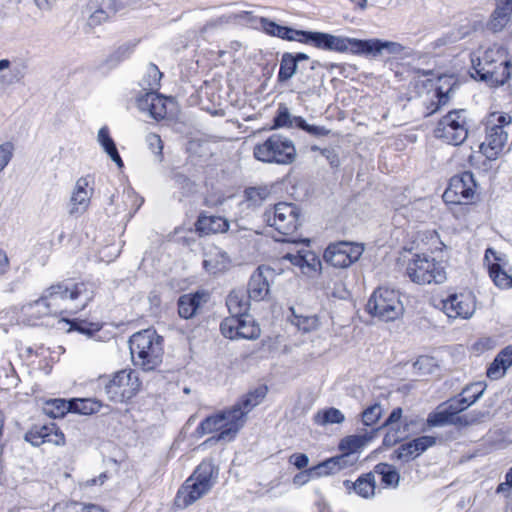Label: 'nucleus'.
I'll return each mask as SVG.
<instances>
[{
	"instance_id": "f257e3e1",
	"label": "nucleus",
	"mask_w": 512,
	"mask_h": 512,
	"mask_svg": "<svg viewBox=\"0 0 512 512\" xmlns=\"http://www.w3.org/2000/svg\"><path fill=\"white\" fill-rule=\"evenodd\" d=\"M308 44H312L319 49L337 52L350 51L353 54L370 55L373 57L380 56L383 53L397 55L404 50V46L398 42L381 39L360 40L314 31H310Z\"/></svg>"
},
{
	"instance_id": "f03ea898",
	"label": "nucleus",
	"mask_w": 512,
	"mask_h": 512,
	"mask_svg": "<svg viewBox=\"0 0 512 512\" xmlns=\"http://www.w3.org/2000/svg\"><path fill=\"white\" fill-rule=\"evenodd\" d=\"M472 63L471 76L491 87L503 85L510 77V61L506 50L501 46L494 45L488 48L477 62L472 60Z\"/></svg>"
},
{
	"instance_id": "7ed1b4c3",
	"label": "nucleus",
	"mask_w": 512,
	"mask_h": 512,
	"mask_svg": "<svg viewBox=\"0 0 512 512\" xmlns=\"http://www.w3.org/2000/svg\"><path fill=\"white\" fill-rule=\"evenodd\" d=\"M45 292L50 298L48 306L57 309L59 314L82 310L93 298V291L85 283L70 281L51 285Z\"/></svg>"
},
{
	"instance_id": "20e7f679",
	"label": "nucleus",
	"mask_w": 512,
	"mask_h": 512,
	"mask_svg": "<svg viewBox=\"0 0 512 512\" xmlns=\"http://www.w3.org/2000/svg\"><path fill=\"white\" fill-rule=\"evenodd\" d=\"M218 474V467L211 461H203L179 488L175 506L184 509L203 497L216 482Z\"/></svg>"
},
{
	"instance_id": "39448f33",
	"label": "nucleus",
	"mask_w": 512,
	"mask_h": 512,
	"mask_svg": "<svg viewBox=\"0 0 512 512\" xmlns=\"http://www.w3.org/2000/svg\"><path fill=\"white\" fill-rule=\"evenodd\" d=\"M163 339L153 329L134 333L129 339V349L135 365L145 371L155 369L163 356Z\"/></svg>"
},
{
	"instance_id": "423d86ee",
	"label": "nucleus",
	"mask_w": 512,
	"mask_h": 512,
	"mask_svg": "<svg viewBox=\"0 0 512 512\" xmlns=\"http://www.w3.org/2000/svg\"><path fill=\"white\" fill-rule=\"evenodd\" d=\"M253 155L263 163L288 165L295 161L297 153L291 139L281 134H272L254 146Z\"/></svg>"
},
{
	"instance_id": "0eeeda50",
	"label": "nucleus",
	"mask_w": 512,
	"mask_h": 512,
	"mask_svg": "<svg viewBox=\"0 0 512 512\" xmlns=\"http://www.w3.org/2000/svg\"><path fill=\"white\" fill-rule=\"evenodd\" d=\"M101 383L109 400L123 403L132 399L140 389V381L131 369H123L111 376H101Z\"/></svg>"
},
{
	"instance_id": "6e6552de",
	"label": "nucleus",
	"mask_w": 512,
	"mask_h": 512,
	"mask_svg": "<svg viewBox=\"0 0 512 512\" xmlns=\"http://www.w3.org/2000/svg\"><path fill=\"white\" fill-rule=\"evenodd\" d=\"M366 307L369 314L385 322L394 321L403 313L398 292L387 287L377 288Z\"/></svg>"
},
{
	"instance_id": "1a4fd4ad",
	"label": "nucleus",
	"mask_w": 512,
	"mask_h": 512,
	"mask_svg": "<svg viewBox=\"0 0 512 512\" xmlns=\"http://www.w3.org/2000/svg\"><path fill=\"white\" fill-rule=\"evenodd\" d=\"M406 274L414 283L425 284H441L446 280V272L443 265L434 258L426 255L416 254L408 262Z\"/></svg>"
},
{
	"instance_id": "9d476101",
	"label": "nucleus",
	"mask_w": 512,
	"mask_h": 512,
	"mask_svg": "<svg viewBox=\"0 0 512 512\" xmlns=\"http://www.w3.org/2000/svg\"><path fill=\"white\" fill-rule=\"evenodd\" d=\"M264 219L280 234L291 235L300 226V208L293 203L280 202L265 211Z\"/></svg>"
},
{
	"instance_id": "9b49d317",
	"label": "nucleus",
	"mask_w": 512,
	"mask_h": 512,
	"mask_svg": "<svg viewBox=\"0 0 512 512\" xmlns=\"http://www.w3.org/2000/svg\"><path fill=\"white\" fill-rule=\"evenodd\" d=\"M465 111H450L443 116L435 130L434 135L436 138L442 139L451 145H460L468 136V128L465 117Z\"/></svg>"
},
{
	"instance_id": "f8f14e48",
	"label": "nucleus",
	"mask_w": 512,
	"mask_h": 512,
	"mask_svg": "<svg viewBox=\"0 0 512 512\" xmlns=\"http://www.w3.org/2000/svg\"><path fill=\"white\" fill-rule=\"evenodd\" d=\"M363 251L364 247L361 244L340 241L328 245L323 258L331 266L344 269L358 261Z\"/></svg>"
},
{
	"instance_id": "ddd939ff",
	"label": "nucleus",
	"mask_w": 512,
	"mask_h": 512,
	"mask_svg": "<svg viewBox=\"0 0 512 512\" xmlns=\"http://www.w3.org/2000/svg\"><path fill=\"white\" fill-rule=\"evenodd\" d=\"M476 182L470 171L451 178L448 188L443 194L445 202L453 204L469 203L475 194Z\"/></svg>"
},
{
	"instance_id": "4468645a",
	"label": "nucleus",
	"mask_w": 512,
	"mask_h": 512,
	"mask_svg": "<svg viewBox=\"0 0 512 512\" xmlns=\"http://www.w3.org/2000/svg\"><path fill=\"white\" fill-rule=\"evenodd\" d=\"M507 139L508 134L502 125H487L486 139L479 145V155L471 154L468 158L471 166H476V160L481 156H485L488 161L496 159Z\"/></svg>"
},
{
	"instance_id": "2eb2a0df",
	"label": "nucleus",
	"mask_w": 512,
	"mask_h": 512,
	"mask_svg": "<svg viewBox=\"0 0 512 512\" xmlns=\"http://www.w3.org/2000/svg\"><path fill=\"white\" fill-rule=\"evenodd\" d=\"M261 330L251 315L241 318H226V338L254 340L260 336Z\"/></svg>"
},
{
	"instance_id": "dca6fc26",
	"label": "nucleus",
	"mask_w": 512,
	"mask_h": 512,
	"mask_svg": "<svg viewBox=\"0 0 512 512\" xmlns=\"http://www.w3.org/2000/svg\"><path fill=\"white\" fill-rule=\"evenodd\" d=\"M276 274L269 266L261 265L251 275L248 283V297L254 301L264 300L269 294L270 284Z\"/></svg>"
},
{
	"instance_id": "f3484780",
	"label": "nucleus",
	"mask_w": 512,
	"mask_h": 512,
	"mask_svg": "<svg viewBox=\"0 0 512 512\" xmlns=\"http://www.w3.org/2000/svg\"><path fill=\"white\" fill-rule=\"evenodd\" d=\"M442 309L449 318L461 317L463 319L470 318L475 307L470 295L452 294L442 301Z\"/></svg>"
},
{
	"instance_id": "a211bd4d",
	"label": "nucleus",
	"mask_w": 512,
	"mask_h": 512,
	"mask_svg": "<svg viewBox=\"0 0 512 512\" xmlns=\"http://www.w3.org/2000/svg\"><path fill=\"white\" fill-rule=\"evenodd\" d=\"M25 440L33 446H40L43 443L63 445L64 434L58 430L55 424L35 425L25 434Z\"/></svg>"
},
{
	"instance_id": "6ab92c4d",
	"label": "nucleus",
	"mask_w": 512,
	"mask_h": 512,
	"mask_svg": "<svg viewBox=\"0 0 512 512\" xmlns=\"http://www.w3.org/2000/svg\"><path fill=\"white\" fill-rule=\"evenodd\" d=\"M260 26L265 33L288 41H298L308 44L310 31L297 30L291 27L282 26L267 18H260Z\"/></svg>"
},
{
	"instance_id": "aec40b11",
	"label": "nucleus",
	"mask_w": 512,
	"mask_h": 512,
	"mask_svg": "<svg viewBox=\"0 0 512 512\" xmlns=\"http://www.w3.org/2000/svg\"><path fill=\"white\" fill-rule=\"evenodd\" d=\"M213 433L216 435L205 440L203 445H212L224 437V411L206 417L195 430L197 437Z\"/></svg>"
},
{
	"instance_id": "412c9836",
	"label": "nucleus",
	"mask_w": 512,
	"mask_h": 512,
	"mask_svg": "<svg viewBox=\"0 0 512 512\" xmlns=\"http://www.w3.org/2000/svg\"><path fill=\"white\" fill-rule=\"evenodd\" d=\"M89 186V178L81 177L77 180L74 191L72 193L70 199V215H80L83 214L89 204L90 198L93 193V189H88Z\"/></svg>"
},
{
	"instance_id": "4be33fe9",
	"label": "nucleus",
	"mask_w": 512,
	"mask_h": 512,
	"mask_svg": "<svg viewBox=\"0 0 512 512\" xmlns=\"http://www.w3.org/2000/svg\"><path fill=\"white\" fill-rule=\"evenodd\" d=\"M210 294L206 290H198L195 293L181 295L178 299V313L181 318L190 319L195 316L197 310L207 303Z\"/></svg>"
},
{
	"instance_id": "5701e85b",
	"label": "nucleus",
	"mask_w": 512,
	"mask_h": 512,
	"mask_svg": "<svg viewBox=\"0 0 512 512\" xmlns=\"http://www.w3.org/2000/svg\"><path fill=\"white\" fill-rule=\"evenodd\" d=\"M380 428H373L363 434L349 435L344 437L339 443V449L353 455L364 448L378 434Z\"/></svg>"
},
{
	"instance_id": "b1692460",
	"label": "nucleus",
	"mask_w": 512,
	"mask_h": 512,
	"mask_svg": "<svg viewBox=\"0 0 512 512\" xmlns=\"http://www.w3.org/2000/svg\"><path fill=\"white\" fill-rule=\"evenodd\" d=\"M512 14V0H496V8L493 11L487 27L492 32L501 31L509 22Z\"/></svg>"
},
{
	"instance_id": "393cba45",
	"label": "nucleus",
	"mask_w": 512,
	"mask_h": 512,
	"mask_svg": "<svg viewBox=\"0 0 512 512\" xmlns=\"http://www.w3.org/2000/svg\"><path fill=\"white\" fill-rule=\"evenodd\" d=\"M247 421V414L237 404L226 411V440L235 438Z\"/></svg>"
},
{
	"instance_id": "a878e982",
	"label": "nucleus",
	"mask_w": 512,
	"mask_h": 512,
	"mask_svg": "<svg viewBox=\"0 0 512 512\" xmlns=\"http://www.w3.org/2000/svg\"><path fill=\"white\" fill-rule=\"evenodd\" d=\"M346 489H353L356 494L363 498H370L375 494V476L373 472L361 475L355 482L345 480L343 482Z\"/></svg>"
},
{
	"instance_id": "bb28decb",
	"label": "nucleus",
	"mask_w": 512,
	"mask_h": 512,
	"mask_svg": "<svg viewBox=\"0 0 512 512\" xmlns=\"http://www.w3.org/2000/svg\"><path fill=\"white\" fill-rule=\"evenodd\" d=\"M512 365V345L502 349L487 369V376L490 379H499L504 376L505 371Z\"/></svg>"
},
{
	"instance_id": "cd10ccee",
	"label": "nucleus",
	"mask_w": 512,
	"mask_h": 512,
	"mask_svg": "<svg viewBox=\"0 0 512 512\" xmlns=\"http://www.w3.org/2000/svg\"><path fill=\"white\" fill-rule=\"evenodd\" d=\"M249 300L241 291H232L226 299V307L230 313L228 318H241L249 315Z\"/></svg>"
},
{
	"instance_id": "c85d7f7f",
	"label": "nucleus",
	"mask_w": 512,
	"mask_h": 512,
	"mask_svg": "<svg viewBox=\"0 0 512 512\" xmlns=\"http://www.w3.org/2000/svg\"><path fill=\"white\" fill-rule=\"evenodd\" d=\"M97 141L99 145L103 148L105 153L117 165V167L122 168L124 166L123 160L118 153L116 144L110 136L109 129L107 126H103L99 129L97 134Z\"/></svg>"
},
{
	"instance_id": "c756f323",
	"label": "nucleus",
	"mask_w": 512,
	"mask_h": 512,
	"mask_svg": "<svg viewBox=\"0 0 512 512\" xmlns=\"http://www.w3.org/2000/svg\"><path fill=\"white\" fill-rule=\"evenodd\" d=\"M49 299L50 298L48 294L44 290L41 297L25 305L24 310L28 315L36 318H41L49 315H58L59 313L57 309L51 307L50 305L48 306Z\"/></svg>"
},
{
	"instance_id": "7c9ffc66",
	"label": "nucleus",
	"mask_w": 512,
	"mask_h": 512,
	"mask_svg": "<svg viewBox=\"0 0 512 512\" xmlns=\"http://www.w3.org/2000/svg\"><path fill=\"white\" fill-rule=\"evenodd\" d=\"M268 388L266 385H260L248 393L243 395L241 399L236 403L240 408L248 414L256 406H258L266 397Z\"/></svg>"
},
{
	"instance_id": "2f4dec72",
	"label": "nucleus",
	"mask_w": 512,
	"mask_h": 512,
	"mask_svg": "<svg viewBox=\"0 0 512 512\" xmlns=\"http://www.w3.org/2000/svg\"><path fill=\"white\" fill-rule=\"evenodd\" d=\"M205 95L208 103L203 104V109L212 115H222L224 109L221 89L215 86H209L206 88Z\"/></svg>"
},
{
	"instance_id": "473e14b6",
	"label": "nucleus",
	"mask_w": 512,
	"mask_h": 512,
	"mask_svg": "<svg viewBox=\"0 0 512 512\" xmlns=\"http://www.w3.org/2000/svg\"><path fill=\"white\" fill-rule=\"evenodd\" d=\"M373 473L381 476V482L385 486L396 488L399 485L400 474L398 470L391 464L378 463L374 467Z\"/></svg>"
},
{
	"instance_id": "72a5a7b5",
	"label": "nucleus",
	"mask_w": 512,
	"mask_h": 512,
	"mask_svg": "<svg viewBox=\"0 0 512 512\" xmlns=\"http://www.w3.org/2000/svg\"><path fill=\"white\" fill-rule=\"evenodd\" d=\"M224 229V218L219 216H199L196 222V230L203 234L217 233Z\"/></svg>"
},
{
	"instance_id": "f704fd0d",
	"label": "nucleus",
	"mask_w": 512,
	"mask_h": 512,
	"mask_svg": "<svg viewBox=\"0 0 512 512\" xmlns=\"http://www.w3.org/2000/svg\"><path fill=\"white\" fill-rule=\"evenodd\" d=\"M71 412L82 415H91L97 413L102 403L97 399L92 398H75L70 400Z\"/></svg>"
},
{
	"instance_id": "c9c22d12",
	"label": "nucleus",
	"mask_w": 512,
	"mask_h": 512,
	"mask_svg": "<svg viewBox=\"0 0 512 512\" xmlns=\"http://www.w3.org/2000/svg\"><path fill=\"white\" fill-rule=\"evenodd\" d=\"M344 420V414L339 409L334 407L318 411L314 415V423L321 426L328 424H341L344 422Z\"/></svg>"
},
{
	"instance_id": "e433bc0d",
	"label": "nucleus",
	"mask_w": 512,
	"mask_h": 512,
	"mask_svg": "<svg viewBox=\"0 0 512 512\" xmlns=\"http://www.w3.org/2000/svg\"><path fill=\"white\" fill-rule=\"evenodd\" d=\"M43 411L51 418H62L66 413L71 412L70 400L51 399L45 403Z\"/></svg>"
},
{
	"instance_id": "4c0bfd02",
	"label": "nucleus",
	"mask_w": 512,
	"mask_h": 512,
	"mask_svg": "<svg viewBox=\"0 0 512 512\" xmlns=\"http://www.w3.org/2000/svg\"><path fill=\"white\" fill-rule=\"evenodd\" d=\"M292 311V319L291 322L293 325L297 326V328L304 333H308L316 330L319 325V318L317 315H301L297 314L293 308Z\"/></svg>"
},
{
	"instance_id": "58836bf2",
	"label": "nucleus",
	"mask_w": 512,
	"mask_h": 512,
	"mask_svg": "<svg viewBox=\"0 0 512 512\" xmlns=\"http://www.w3.org/2000/svg\"><path fill=\"white\" fill-rule=\"evenodd\" d=\"M297 63L295 62L294 55L291 53H284L280 61V69L278 73V81L286 82L293 77L297 71Z\"/></svg>"
},
{
	"instance_id": "ea45409f",
	"label": "nucleus",
	"mask_w": 512,
	"mask_h": 512,
	"mask_svg": "<svg viewBox=\"0 0 512 512\" xmlns=\"http://www.w3.org/2000/svg\"><path fill=\"white\" fill-rule=\"evenodd\" d=\"M452 416L453 413L449 409L448 405L441 404L438 407V410L435 412H432L427 417V424L430 427H436V426H443L445 424H451L452 423Z\"/></svg>"
},
{
	"instance_id": "a19ab883",
	"label": "nucleus",
	"mask_w": 512,
	"mask_h": 512,
	"mask_svg": "<svg viewBox=\"0 0 512 512\" xmlns=\"http://www.w3.org/2000/svg\"><path fill=\"white\" fill-rule=\"evenodd\" d=\"M246 200L253 206L261 205L271 194L267 185L248 187L244 191Z\"/></svg>"
},
{
	"instance_id": "79ce46f5",
	"label": "nucleus",
	"mask_w": 512,
	"mask_h": 512,
	"mask_svg": "<svg viewBox=\"0 0 512 512\" xmlns=\"http://www.w3.org/2000/svg\"><path fill=\"white\" fill-rule=\"evenodd\" d=\"M489 275L499 288L512 287V276L507 274L498 262L489 265Z\"/></svg>"
},
{
	"instance_id": "37998d69",
	"label": "nucleus",
	"mask_w": 512,
	"mask_h": 512,
	"mask_svg": "<svg viewBox=\"0 0 512 512\" xmlns=\"http://www.w3.org/2000/svg\"><path fill=\"white\" fill-rule=\"evenodd\" d=\"M287 257L294 265L299 266L301 268L308 267L310 270L316 271L317 268L320 266L319 259L316 257L315 254L311 252L297 255L288 254Z\"/></svg>"
},
{
	"instance_id": "c03bdc74",
	"label": "nucleus",
	"mask_w": 512,
	"mask_h": 512,
	"mask_svg": "<svg viewBox=\"0 0 512 512\" xmlns=\"http://www.w3.org/2000/svg\"><path fill=\"white\" fill-rule=\"evenodd\" d=\"M27 65L25 62L16 64L11 70L9 76L2 75L0 77V83L11 85L14 83L21 82L26 75Z\"/></svg>"
},
{
	"instance_id": "a18cd8bd",
	"label": "nucleus",
	"mask_w": 512,
	"mask_h": 512,
	"mask_svg": "<svg viewBox=\"0 0 512 512\" xmlns=\"http://www.w3.org/2000/svg\"><path fill=\"white\" fill-rule=\"evenodd\" d=\"M485 388L486 385L482 382L472 383L463 389L461 395L472 405L483 395Z\"/></svg>"
},
{
	"instance_id": "49530a36",
	"label": "nucleus",
	"mask_w": 512,
	"mask_h": 512,
	"mask_svg": "<svg viewBox=\"0 0 512 512\" xmlns=\"http://www.w3.org/2000/svg\"><path fill=\"white\" fill-rule=\"evenodd\" d=\"M383 409L380 404L375 403L368 408H366L362 414V422L365 426L374 425L382 416Z\"/></svg>"
},
{
	"instance_id": "de8ad7c7",
	"label": "nucleus",
	"mask_w": 512,
	"mask_h": 512,
	"mask_svg": "<svg viewBox=\"0 0 512 512\" xmlns=\"http://www.w3.org/2000/svg\"><path fill=\"white\" fill-rule=\"evenodd\" d=\"M148 115L156 120L163 119L166 115L164 98L156 92L154 95L153 103H150V111Z\"/></svg>"
},
{
	"instance_id": "09e8293b",
	"label": "nucleus",
	"mask_w": 512,
	"mask_h": 512,
	"mask_svg": "<svg viewBox=\"0 0 512 512\" xmlns=\"http://www.w3.org/2000/svg\"><path fill=\"white\" fill-rule=\"evenodd\" d=\"M293 117L288 108L281 104L278 107L277 115L274 118V126L277 128L280 127H292L293 126Z\"/></svg>"
},
{
	"instance_id": "8fccbe9b",
	"label": "nucleus",
	"mask_w": 512,
	"mask_h": 512,
	"mask_svg": "<svg viewBox=\"0 0 512 512\" xmlns=\"http://www.w3.org/2000/svg\"><path fill=\"white\" fill-rule=\"evenodd\" d=\"M162 73L156 65L151 64L147 70V78L143 79V85H147L149 90H156L159 88Z\"/></svg>"
},
{
	"instance_id": "3c124183",
	"label": "nucleus",
	"mask_w": 512,
	"mask_h": 512,
	"mask_svg": "<svg viewBox=\"0 0 512 512\" xmlns=\"http://www.w3.org/2000/svg\"><path fill=\"white\" fill-rule=\"evenodd\" d=\"M311 471L315 472L316 476L329 475L339 472L334 457H331L320 464L311 468Z\"/></svg>"
},
{
	"instance_id": "603ef678",
	"label": "nucleus",
	"mask_w": 512,
	"mask_h": 512,
	"mask_svg": "<svg viewBox=\"0 0 512 512\" xmlns=\"http://www.w3.org/2000/svg\"><path fill=\"white\" fill-rule=\"evenodd\" d=\"M394 455L396 459L403 462H408L411 459L418 456L416 454V451H414V445L412 441L400 445L398 449L394 452Z\"/></svg>"
},
{
	"instance_id": "864d4df0",
	"label": "nucleus",
	"mask_w": 512,
	"mask_h": 512,
	"mask_svg": "<svg viewBox=\"0 0 512 512\" xmlns=\"http://www.w3.org/2000/svg\"><path fill=\"white\" fill-rule=\"evenodd\" d=\"M414 445V451L419 456L423 452H425L428 448L432 447L436 443V438L433 436H420L411 440Z\"/></svg>"
},
{
	"instance_id": "5fc2aeb1",
	"label": "nucleus",
	"mask_w": 512,
	"mask_h": 512,
	"mask_svg": "<svg viewBox=\"0 0 512 512\" xmlns=\"http://www.w3.org/2000/svg\"><path fill=\"white\" fill-rule=\"evenodd\" d=\"M133 45L131 44H124L120 46L116 51H114L110 57L108 58V62L112 64H117L121 62L122 60L126 59L130 56V54L133 51Z\"/></svg>"
},
{
	"instance_id": "6e6d98bb",
	"label": "nucleus",
	"mask_w": 512,
	"mask_h": 512,
	"mask_svg": "<svg viewBox=\"0 0 512 512\" xmlns=\"http://www.w3.org/2000/svg\"><path fill=\"white\" fill-rule=\"evenodd\" d=\"M146 141L150 150L158 156L159 161L162 160L163 143L159 135L151 133L147 136Z\"/></svg>"
},
{
	"instance_id": "4d7b16f0",
	"label": "nucleus",
	"mask_w": 512,
	"mask_h": 512,
	"mask_svg": "<svg viewBox=\"0 0 512 512\" xmlns=\"http://www.w3.org/2000/svg\"><path fill=\"white\" fill-rule=\"evenodd\" d=\"M13 144L5 142L0 145V172L8 165L13 155Z\"/></svg>"
},
{
	"instance_id": "13d9d810",
	"label": "nucleus",
	"mask_w": 512,
	"mask_h": 512,
	"mask_svg": "<svg viewBox=\"0 0 512 512\" xmlns=\"http://www.w3.org/2000/svg\"><path fill=\"white\" fill-rule=\"evenodd\" d=\"M448 405L451 412L454 414H459L460 412L466 410L471 404H468L467 399L462 395L461 398H453L445 403Z\"/></svg>"
},
{
	"instance_id": "bf43d9fd",
	"label": "nucleus",
	"mask_w": 512,
	"mask_h": 512,
	"mask_svg": "<svg viewBox=\"0 0 512 512\" xmlns=\"http://www.w3.org/2000/svg\"><path fill=\"white\" fill-rule=\"evenodd\" d=\"M334 458L339 471L353 466L357 461L356 457L350 455V453H347L346 451H343L341 455L335 456Z\"/></svg>"
},
{
	"instance_id": "052dcab7",
	"label": "nucleus",
	"mask_w": 512,
	"mask_h": 512,
	"mask_svg": "<svg viewBox=\"0 0 512 512\" xmlns=\"http://www.w3.org/2000/svg\"><path fill=\"white\" fill-rule=\"evenodd\" d=\"M155 92L156 90H149L144 95L138 97L137 106L142 112L149 114L150 103H153Z\"/></svg>"
},
{
	"instance_id": "680f3d73",
	"label": "nucleus",
	"mask_w": 512,
	"mask_h": 512,
	"mask_svg": "<svg viewBox=\"0 0 512 512\" xmlns=\"http://www.w3.org/2000/svg\"><path fill=\"white\" fill-rule=\"evenodd\" d=\"M321 154L326 158L331 167H338L340 164L338 154L333 148H323Z\"/></svg>"
},
{
	"instance_id": "e2e57ef3",
	"label": "nucleus",
	"mask_w": 512,
	"mask_h": 512,
	"mask_svg": "<svg viewBox=\"0 0 512 512\" xmlns=\"http://www.w3.org/2000/svg\"><path fill=\"white\" fill-rule=\"evenodd\" d=\"M290 462L298 469L305 468L309 463V458L306 454L296 453L290 457Z\"/></svg>"
},
{
	"instance_id": "0e129e2a",
	"label": "nucleus",
	"mask_w": 512,
	"mask_h": 512,
	"mask_svg": "<svg viewBox=\"0 0 512 512\" xmlns=\"http://www.w3.org/2000/svg\"><path fill=\"white\" fill-rule=\"evenodd\" d=\"M108 18V14L103 9H97L94 11L90 17H89V24L90 25H99L102 22L106 21Z\"/></svg>"
},
{
	"instance_id": "69168bd1",
	"label": "nucleus",
	"mask_w": 512,
	"mask_h": 512,
	"mask_svg": "<svg viewBox=\"0 0 512 512\" xmlns=\"http://www.w3.org/2000/svg\"><path fill=\"white\" fill-rule=\"evenodd\" d=\"M511 121V117L505 114H492L490 116V120L488 121L487 125H502L503 127L505 125H509Z\"/></svg>"
},
{
	"instance_id": "338daca9",
	"label": "nucleus",
	"mask_w": 512,
	"mask_h": 512,
	"mask_svg": "<svg viewBox=\"0 0 512 512\" xmlns=\"http://www.w3.org/2000/svg\"><path fill=\"white\" fill-rule=\"evenodd\" d=\"M464 415L465 418H467V425L470 426L480 423L485 418L486 413L482 411H471Z\"/></svg>"
},
{
	"instance_id": "774afa93",
	"label": "nucleus",
	"mask_w": 512,
	"mask_h": 512,
	"mask_svg": "<svg viewBox=\"0 0 512 512\" xmlns=\"http://www.w3.org/2000/svg\"><path fill=\"white\" fill-rule=\"evenodd\" d=\"M311 476H316L314 471H311V468L305 471H302L296 474L293 478V483L295 485H303L307 483Z\"/></svg>"
}]
</instances>
